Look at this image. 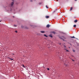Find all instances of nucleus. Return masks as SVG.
<instances>
[{"label": "nucleus", "instance_id": "nucleus-1", "mask_svg": "<svg viewBox=\"0 0 79 79\" xmlns=\"http://www.w3.org/2000/svg\"><path fill=\"white\" fill-rule=\"evenodd\" d=\"M64 52H69V51L67 50V48H66V47L65 45L64 46Z\"/></svg>", "mask_w": 79, "mask_h": 79}, {"label": "nucleus", "instance_id": "nucleus-2", "mask_svg": "<svg viewBox=\"0 0 79 79\" xmlns=\"http://www.w3.org/2000/svg\"><path fill=\"white\" fill-rule=\"evenodd\" d=\"M49 27H50V25H49V24H47L46 26V27H48V28Z\"/></svg>", "mask_w": 79, "mask_h": 79}, {"label": "nucleus", "instance_id": "nucleus-3", "mask_svg": "<svg viewBox=\"0 0 79 79\" xmlns=\"http://www.w3.org/2000/svg\"><path fill=\"white\" fill-rule=\"evenodd\" d=\"M78 21V20L77 19H76L74 21V23H76Z\"/></svg>", "mask_w": 79, "mask_h": 79}, {"label": "nucleus", "instance_id": "nucleus-4", "mask_svg": "<svg viewBox=\"0 0 79 79\" xmlns=\"http://www.w3.org/2000/svg\"><path fill=\"white\" fill-rule=\"evenodd\" d=\"M45 18H46V19H48V18H49V16H45Z\"/></svg>", "mask_w": 79, "mask_h": 79}, {"label": "nucleus", "instance_id": "nucleus-5", "mask_svg": "<svg viewBox=\"0 0 79 79\" xmlns=\"http://www.w3.org/2000/svg\"><path fill=\"white\" fill-rule=\"evenodd\" d=\"M73 10V7H71V8H70V11H72V10Z\"/></svg>", "mask_w": 79, "mask_h": 79}, {"label": "nucleus", "instance_id": "nucleus-6", "mask_svg": "<svg viewBox=\"0 0 79 79\" xmlns=\"http://www.w3.org/2000/svg\"><path fill=\"white\" fill-rule=\"evenodd\" d=\"M49 37H53V36H52V35H49Z\"/></svg>", "mask_w": 79, "mask_h": 79}, {"label": "nucleus", "instance_id": "nucleus-7", "mask_svg": "<svg viewBox=\"0 0 79 79\" xmlns=\"http://www.w3.org/2000/svg\"><path fill=\"white\" fill-rule=\"evenodd\" d=\"M70 37L71 38H73L74 39H75V37H74V36H72V37L70 36Z\"/></svg>", "mask_w": 79, "mask_h": 79}, {"label": "nucleus", "instance_id": "nucleus-8", "mask_svg": "<svg viewBox=\"0 0 79 79\" xmlns=\"http://www.w3.org/2000/svg\"><path fill=\"white\" fill-rule=\"evenodd\" d=\"M9 59H10V60H11V61H12V60H13V59L10 58V57H9Z\"/></svg>", "mask_w": 79, "mask_h": 79}, {"label": "nucleus", "instance_id": "nucleus-9", "mask_svg": "<svg viewBox=\"0 0 79 79\" xmlns=\"http://www.w3.org/2000/svg\"><path fill=\"white\" fill-rule=\"evenodd\" d=\"M40 32H41V33H44L45 32V31H40Z\"/></svg>", "mask_w": 79, "mask_h": 79}, {"label": "nucleus", "instance_id": "nucleus-10", "mask_svg": "<svg viewBox=\"0 0 79 79\" xmlns=\"http://www.w3.org/2000/svg\"><path fill=\"white\" fill-rule=\"evenodd\" d=\"M44 35V36H45V37H48V36H47V35Z\"/></svg>", "mask_w": 79, "mask_h": 79}, {"label": "nucleus", "instance_id": "nucleus-11", "mask_svg": "<svg viewBox=\"0 0 79 79\" xmlns=\"http://www.w3.org/2000/svg\"><path fill=\"white\" fill-rule=\"evenodd\" d=\"M73 27H76V25H73Z\"/></svg>", "mask_w": 79, "mask_h": 79}, {"label": "nucleus", "instance_id": "nucleus-12", "mask_svg": "<svg viewBox=\"0 0 79 79\" xmlns=\"http://www.w3.org/2000/svg\"><path fill=\"white\" fill-rule=\"evenodd\" d=\"M62 37H63L64 38V39H66V38L65 37H64L63 36H62Z\"/></svg>", "mask_w": 79, "mask_h": 79}, {"label": "nucleus", "instance_id": "nucleus-13", "mask_svg": "<svg viewBox=\"0 0 79 79\" xmlns=\"http://www.w3.org/2000/svg\"><path fill=\"white\" fill-rule=\"evenodd\" d=\"M52 32L54 34H55V31H52Z\"/></svg>", "mask_w": 79, "mask_h": 79}, {"label": "nucleus", "instance_id": "nucleus-14", "mask_svg": "<svg viewBox=\"0 0 79 79\" xmlns=\"http://www.w3.org/2000/svg\"><path fill=\"white\" fill-rule=\"evenodd\" d=\"M47 69L48 70V71H49V70H50V69L48 68Z\"/></svg>", "mask_w": 79, "mask_h": 79}, {"label": "nucleus", "instance_id": "nucleus-15", "mask_svg": "<svg viewBox=\"0 0 79 79\" xmlns=\"http://www.w3.org/2000/svg\"><path fill=\"white\" fill-rule=\"evenodd\" d=\"M11 55H12V56H14V54H12Z\"/></svg>", "mask_w": 79, "mask_h": 79}, {"label": "nucleus", "instance_id": "nucleus-16", "mask_svg": "<svg viewBox=\"0 0 79 79\" xmlns=\"http://www.w3.org/2000/svg\"><path fill=\"white\" fill-rule=\"evenodd\" d=\"M46 8H48V6H46Z\"/></svg>", "mask_w": 79, "mask_h": 79}, {"label": "nucleus", "instance_id": "nucleus-17", "mask_svg": "<svg viewBox=\"0 0 79 79\" xmlns=\"http://www.w3.org/2000/svg\"><path fill=\"white\" fill-rule=\"evenodd\" d=\"M14 26H15V27H16V26H17L16 25H14Z\"/></svg>", "mask_w": 79, "mask_h": 79}, {"label": "nucleus", "instance_id": "nucleus-18", "mask_svg": "<svg viewBox=\"0 0 79 79\" xmlns=\"http://www.w3.org/2000/svg\"><path fill=\"white\" fill-rule=\"evenodd\" d=\"M23 68H25L24 65H23Z\"/></svg>", "mask_w": 79, "mask_h": 79}, {"label": "nucleus", "instance_id": "nucleus-19", "mask_svg": "<svg viewBox=\"0 0 79 79\" xmlns=\"http://www.w3.org/2000/svg\"><path fill=\"white\" fill-rule=\"evenodd\" d=\"M15 32H16V33H17V32H18V31H15Z\"/></svg>", "mask_w": 79, "mask_h": 79}, {"label": "nucleus", "instance_id": "nucleus-20", "mask_svg": "<svg viewBox=\"0 0 79 79\" xmlns=\"http://www.w3.org/2000/svg\"><path fill=\"white\" fill-rule=\"evenodd\" d=\"M72 60L73 61H74V60H73V59H72Z\"/></svg>", "mask_w": 79, "mask_h": 79}, {"label": "nucleus", "instance_id": "nucleus-21", "mask_svg": "<svg viewBox=\"0 0 79 79\" xmlns=\"http://www.w3.org/2000/svg\"><path fill=\"white\" fill-rule=\"evenodd\" d=\"M73 52H75V50H73Z\"/></svg>", "mask_w": 79, "mask_h": 79}, {"label": "nucleus", "instance_id": "nucleus-22", "mask_svg": "<svg viewBox=\"0 0 79 79\" xmlns=\"http://www.w3.org/2000/svg\"><path fill=\"white\" fill-rule=\"evenodd\" d=\"M60 39H62V38H61V37H60Z\"/></svg>", "mask_w": 79, "mask_h": 79}, {"label": "nucleus", "instance_id": "nucleus-23", "mask_svg": "<svg viewBox=\"0 0 79 79\" xmlns=\"http://www.w3.org/2000/svg\"><path fill=\"white\" fill-rule=\"evenodd\" d=\"M60 60H62L61 57H60Z\"/></svg>", "mask_w": 79, "mask_h": 79}, {"label": "nucleus", "instance_id": "nucleus-24", "mask_svg": "<svg viewBox=\"0 0 79 79\" xmlns=\"http://www.w3.org/2000/svg\"><path fill=\"white\" fill-rule=\"evenodd\" d=\"M30 2H32V1L31 0V1H30Z\"/></svg>", "mask_w": 79, "mask_h": 79}, {"label": "nucleus", "instance_id": "nucleus-25", "mask_svg": "<svg viewBox=\"0 0 79 79\" xmlns=\"http://www.w3.org/2000/svg\"><path fill=\"white\" fill-rule=\"evenodd\" d=\"M59 45H61V43H60Z\"/></svg>", "mask_w": 79, "mask_h": 79}, {"label": "nucleus", "instance_id": "nucleus-26", "mask_svg": "<svg viewBox=\"0 0 79 79\" xmlns=\"http://www.w3.org/2000/svg\"><path fill=\"white\" fill-rule=\"evenodd\" d=\"M65 64L66 65H67V64Z\"/></svg>", "mask_w": 79, "mask_h": 79}, {"label": "nucleus", "instance_id": "nucleus-27", "mask_svg": "<svg viewBox=\"0 0 79 79\" xmlns=\"http://www.w3.org/2000/svg\"><path fill=\"white\" fill-rule=\"evenodd\" d=\"M75 1H77V0H75Z\"/></svg>", "mask_w": 79, "mask_h": 79}, {"label": "nucleus", "instance_id": "nucleus-28", "mask_svg": "<svg viewBox=\"0 0 79 79\" xmlns=\"http://www.w3.org/2000/svg\"><path fill=\"white\" fill-rule=\"evenodd\" d=\"M63 40L64 41V40H63Z\"/></svg>", "mask_w": 79, "mask_h": 79}, {"label": "nucleus", "instance_id": "nucleus-29", "mask_svg": "<svg viewBox=\"0 0 79 79\" xmlns=\"http://www.w3.org/2000/svg\"><path fill=\"white\" fill-rule=\"evenodd\" d=\"M57 1H58V0H56Z\"/></svg>", "mask_w": 79, "mask_h": 79}, {"label": "nucleus", "instance_id": "nucleus-30", "mask_svg": "<svg viewBox=\"0 0 79 79\" xmlns=\"http://www.w3.org/2000/svg\"><path fill=\"white\" fill-rule=\"evenodd\" d=\"M54 12H55V11H54Z\"/></svg>", "mask_w": 79, "mask_h": 79}, {"label": "nucleus", "instance_id": "nucleus-31", "mask_svg": "<svg viewBox=\"0 0 79 79\" xmlns=\"http://www.w3.org/2000/svg\"><path fill=\"white\" fill-rule=\"evenodd\" d=\"M0 22H1V21H0Z\"/></svg>", "mask_w": 79, "mask_h": 79}]
</instances>
